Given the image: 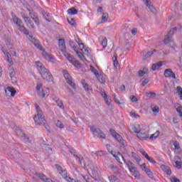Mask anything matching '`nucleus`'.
Listing matches in <instances>:
<instances>
[{"label":"nucleus","instance_id":"nucleus-1","mask_svg":"<svg viewBox=\"0 0 182 182\" xmlns=\"http://www.w3.org/2000/svg\"><path fill=\"white\" fill-rule=\"evenodd\" d=\"M58 46L62 52V53L64 55V56L68 59V62L70 63H72L74 66L79 68L80 66V63L78 60H77L75 57L69 54L68 52H66V43H65V39H59L58 40Z\"/></svg>","mask_w":182,"mask_h":182},{"label":"nucleus","instance_id":"nucleus-2","mask_svg":"<svg viewBox=\"0 0 182 182\" xmlns=\"http://www.w3.org/2000/svg\"><path fill=\"white\" fill-rule=\"evenodd\" d=\"M36 66L44 80H47V82H52L53 80V76L41 61H36Z\"/></svg>","mask_w":182,"mask_h":182},{"label":"nucleus","instance_id":"nucleus-3","mask_svg":"<svg viewBox=\"0 0 182 182\" xmlns=\"http://www.w3.org/2000/svg\"><path fill=\"white\" fill-rule=\"evenodd\" d=\"M35 106L36 110V114L33 117L35 124H36V126L45 124V123H46V119H45V115H43V112H42V109H41L39 105H38V104H36Z\"/></svg>","mask_w":182,"mask_h":182},{"label":"nucleus","instance_id":"nucleus-4","mask_svg":"<svg viewBox=\"0 0 182 182\" xmlns=\"http://www.w3.org/2000/svg\"><path fill=\"white\" fill-rule=\"evenodd\" d=\"M172 37L170 36V34H167L165 36V38L164 40V43L168 46L169 48H171L172 49H175L176 48V43L174 41H171Z\"/></svg>","mask_w":182,"mask_h":182},{"label":"nucleus","instance_id":"nucleus-5","mask_svg":"<svg viewBox=\"0 0 182 182\" xmlns=\"http://www.w3.org/2000/svg\"><path fill=\"white\" fill-rule=\"evenodd\" d=\"M11 16L15 25L17 26V28H18V30L23 27V22H22V20L16 16V14L12 12Z\"/></svg>","mask_w":182,"mask_h":182},{"label":"nucleus","instance_id":"nucleus-6","mask_svg":"<svg viewBox=\"0 0 182 182\" xmlns=\"http://www.w3.org/2000/svg\"><path fill=\"white\" fill-rule=\"evenodd\" d=\"M64 77L68 85L73 87V89H76V85L75 83H73V81H72V77H70V75H69V73H68L66 70L64 71Z\"/></svg>","mask_w":182,"mask_h":182},{"label":"nucleus","instance_id":"nucleus-7","mask_svg":"<svg viewBox=\"0 0 182 182\" xmlns=\"http://www.w3.org/2000/svg\"><path fill=\"white\" fill-rule=\"evenodd\" d=\"M90 129L92 132H94V134H95L97 137H100L101 139H106V134H105V133H103V132L99 129H97L94 126L90 127Z\"/></svg>","mask_w":182,"mask_h":182},{"label":"nucleus","instance_id":"nucleus-8","mask_svg":"<svg viewBox=\"0 0 182 182\" xmlns=\"http://www.w3.org/2000/svg\"><path fill=\"white\" fill-rule=\"evenodd\" d=\"M80 48H81V50L82 52V53L84 55H85V56H87V58H91V52L92 50H90V48H87V47H85V44L83 43H78Z\"/></svg>","mask_w":182,"mask_h":182},{"label":"nucleus","instance_id":"nucleus-9","mask_svg":"<svg viewBox=\"0 0 182 182\" xmlns=\"http://www.w3.org/2000/svg\"><path fill=\"white\" fill-rule=\"evenodd\" d=\"M111 154L113 156V157H114L115 160H117V161H118L119 163H122L120 159L124 161V157H123V155H122V154L118 151H112Z\"/></svg>","mask_w":182,"mask_h":182},{"label":"nucleus","instance_id":"nucleus-10","mask_svg":"<svg viewBox=\"0 0 182 182\" xmlns=\"http://www.w3.org/2000/svg\"><path fill=\"white\" fill-rule=\"evenodd\" d=\"M5 93L6 96H9V94H11V97H14L16 95V90L13 87H7L5 89Z\"/></svg>","mask_w":182,"mask_h":182},{"label":"nucleus","instance_id":"nucleus-11","mask_svg":"<svg viewBox=\"0 0 182 182\" xmlns=\"http://www.w3.org/2000/svg\"><path fill=\"white\" fill-rule=\"evenodd\" d=\"M42 83H38L36 86V90L38 96H41V97H45L46 96V93L45 92V90H42Z\"/></svg>","mask_w":182,"mask_h":182},{"label":"nucleus","instance_id":"nucleus-12","mask_svg":"<svg viewBox=\"0 0 182 182\" xmlns=\"http://www.w3.org/2000/svg\"><path fill=\"white\" fill-rule=\"evenodd\" d=\"M31 42L39 50H43V47L41 45V42L37 38L31 37Z\"/></svg>","mask_w":182,"mask_h":182},{"label":"nucleus","instance_id":"nucleus-13","mask_svg":"<svg viewBox=\"0 0 182 182\" xmlns=\"http://www.w3.org/2000/svg\"><path fill=\"white\" fill-rule=\"evenodd\" d=\"M136 137L139 139V140H147L149 139V132H144L143 131H140L137 134Z\"/></svg>","mask_w":182,"mask_h":182},{"label":"nucleus","instance_id":"nucleus-14","mask_svg":"<svg viewBox=\"0 0 182 182\" xmlns=\"http://www.w3.org/2000/svg\"><path fill=\"white\" fill-rule=\"evenodd\" d=\"M164 76L165 77H172V79L176 80L177 77H176V73L171 70V69H166L164 72Z\"/></svg>","mask_w":182,"mask_h":182},{"label":"nucleus","instance_id":"nucleus-15","mask_svg":"<svg viewBox=\"0 0 182 182\" xmlns=\"http://www.w3.org/2000/svg\"><path fill=\"white\" fill-rule=\"evenodd\" d=\"M114 139H117V141H119V143H121V144H122V146H124V147H126V146H127V142H126V141L123 140V137L122 136V135L117 134L115 136H114Z\"/></svg>","mask_w":182,"mask_h":182},{"label":"nucleus","instance_id":"nucleus-16","mask_svg":"<svg viewBox=\"0 0 182 182\" xmlns=\"http://www.w3.org/2000/svg\"><path fill=\"white\" fill-rule=\"evenodd\" d=\"M173 160L175 161L176 168H181V166H182L181 158L178 156H176L174 157Z\"/></svg>","mask_w":182,"mask_h":182},{"label":"nucleus","instance_id":"nucleus-17","mask_svg":"<svg viewBox=\"0 0 182 182\" xmlns=\"http://www.w3.org/2000/svg\"><path fill=\"white\" fill-rule=\"evenodd\" d=\"M163 66V63L161 61H159L158 63H154L151 69L153 70V72H156V70H158V69H160Z\"/></svg>","mask_w":182,"mask_h":182},{"label":"nucleus","instance_id":"nucleus-18","mask_svg":"<svg viewBox=\"0 0 182 182\" xmlns=\"http://www.w3.org/2000/svg\"><path fill=\"white\" fill-rule=\"evenodd\" d=\"M9 76L11 77V80L12 82V83H16V77H15V70H9Z\"/></svg>","mask_w":182,"mask_h":182},{"label":"nucleus","instance_id":"nucleus-19","mask_svg":"<svg viewBox=\"0 0 182 182\" xmlns=\"http://www.w3.org/2000/svg\"><path fill=\"white\" fill-rule=\"evenodd\" d=\"M161 168L164 171V173H166V174H167V176H171V169L170 168V166L161 165Z\"/></svg>","mask_w":182,"mask_h":182},{"label":"nucleus","instance_id":"nucleus-20","mask_svg":"<svg viewBox=\"0 0 182 182\" xmlns=\"http://www.w3.org/2000/svg\"><path fill=\"white\" fill-rule=\"evenodd\" d=\"M81 85L83 86L85 92H90V90H92V87H90L89 84H87V82H86L85 80H84V79L81 80Z\"/></svg>","mask_w":182,"mask_h":182},{"label":"nucleus","instance_id":"nucleus-21","mask_svg":"<svg viewBox=\"0 0 182 182\" xmlns=\"http://www.w3.org/2000/svg\"><path fill=\"white\" fill-rule=\"evenodd\" d=\"M37 176L39 177V178H41V180H43V181L52 182V179L47 178V176L44 174L37 173Z\"/></svg>","mask_w":182,"mask_h":182},{"label":"nucleus","instance_id":"nucleus-22","mask_svg":"<svg viewBox=\"0 0 182 182\" xmlns=\"http://www.w3.org/2000/svg\"><path fill=\"white\" fill-rule=\"evenodd\" d=\"M127 166H128L129 171H133L134 170H136V166H134V164H133L130 161H128L127 162Z\"/></svg>","mask_w":182,"mask_h":182},{"label":"nucleus","instance_id":"nucleus-23","mask_svg":"<svg viewBox=\"0 0 182 182\" xmlns=\"http://www.w3.org/2000/svg\"><path fill=\"white\" fill-rule=\"evenodd\" d=\"M130 172L132 173L135 178H136L137 180L140 179V173H139L137 168H135L133 171H131Z\"/></svg>","mask_w":182,"mask_h":182},{"label":"nucleus","instance_id":"nucleus-24","mask_svg":"<svg viewBox=\"0 0 182 182\" xmlns=\"http://www.w3.org/2000/svg\"><path fill=\"white\" fill-rule=\"evenodd\" d=\"M132 156L136 161L137 164H140V161H141V159L140 158V156H139V155H137L136 153L132 151Z\"/></svg>","mask_w":182,"mask_h":182},{"label":"nucleus","instance_id":"nucleus-25","mask_svg":"<svg viewBox=\"0 0 182 182\" xmlns=\"http://www.w3.org/2000/svg\"><path fill=\"white\" fill-rule=\"evenodd\" d=\"M42 55L43 56L44 59H46V60H50L52 59V55L48 54V53L46 51H45V50L43 49V50H41Z\"/></svg>","mask_w":182,"mask_h":182},{"label":"nucleus","instance_id":"nucleus-26","mask_svg":"<svg viewBox=\"0 0 182 182\" xmlns=\"http://www.w3.org/2000/svg\"><path fill=\"white\" fill-rule=\"evenodd\" d=\"M96 77L97 80H99L100 82L104 84L106 82V80L105 79V77L102 74H97Z\"/></svg>","mask_w":182,"mask_h":182},{"label":"nucleus","instance_id":"nucleus-27","mask_svg":"<svg viewBox=\"0 0 182 182\" xmlns=\"http://www.w3.org/2000/svg\"><path fill=\"white\" fill-rule=\"evenodd\" d=\"M109 167L115 174L119 173V167H117V166H114L113 164H111Z\"/></svg>","mask_w":182,"mask_h":182},{"label":"nucleus","instance_id":"nucleus-28","mask_svg":"<svg viewBox=\"0 0 182 182\" xmlns=\"http://www.w3.org/2000/svg\"><path fill=\"white\" fill-rule=\"evenodd\" d=\"M132 132L134 133H136V134H139V132H141V128H140V125L136 124L132 127Z\"/></svg>","mask_w":182,"mask_h":182},{"label":"nucleus","instance_id":"nucleus-29","mask_svg":"<svg viewBox=\"0 0 182 182\" xmlns=\"http://www.w3.org/2000/svg\"><path fill=\"white\" fill-rule=\"evenodd\" d=\"M104 100L106 105H107L109 109H113V105H112V101L110 100V99H109V97H106L105 98H104Z\"/></svg>","mask_w":182,"mask_h":182},{"label":"nucleus","instance_id":"nucleus-30","mask_svg":"<svg viewBox=\"0 0 182 182\" xmlns=\"http://www.w3.org/2000/svg\"><path fill=\"white\" fill-rule=\"evenodd\" d=\"M159 136H160V131H156L154 134H151L149 139H150V140H156Z\"/></svg>","mask_w":182,"mask_h":182},{"label":"nucleus","instance_id":"nucleus-31","mask_svg":"<svg viewBox=\"0 0 182 182\" xmlns=\"http://www.w3.org/2000/svg\"><path fill=\"white\" fill-rule=\"evenodd\" d=\"M75 53L82 62H85L86 60V58H85V55H83V53H82V52L75 50Z\"/></svg>","mask_w":182,"mask_h":182},{"label":"nucleus","instance_id":"nucleus-32","mask_svg":"<svg viewBox=\"0 0 182 182\" xmlns=\"http://www.w3.org/2000/svg\"><path fill=\"white\" fill-rule=\"evenodd\" d=\"M68 14L70 15H77V10L75 8H70L68 10Z\"/></svg>","mask_w":182,"mask_h":182},{"label":"nucleus","instance_id":"nucleus-33","mask_svg":"<svg viewBox=\"0 0 182 182\" xmlns=\"http://www.w3.org/2000/svg\"><path fill=\"white\" fill-rule=\"evenodd\" d=\"M109 18V14L107 13H104L102 16L101 23H105V22L107 21Z\"/></svg>","mask_w":182,"mask_h":182},{"label":"nucleus","instance_id":"nucleus-34","mask_svg":"<svg viewBox=\"0 0 182 182\" xmlns=\"http://www.w3.org/2000/svg\"><path fill=\"white\" fill-rule=\"evenodd\" d=\"M109 182H120V180L117 177L112 175L108 177Z\"/></svg>","mask_w":182,"mask_h":182},{"label":"nucleus","instance_id":"nucleus-35","mask_svg":"<svg viewBox=\"0 0 182 182\" xmlns=\"http://www.w3.org/2000/svg\"><path fill=\"white\" fill-rule=\"evenodd\" d=\"M112 60L114 61V66L117 68L119 66V61L117 60V55H114L112 57Z\"/></svg>","mask_w":182,"mask_h":182},{"label":"nucleus","instance_id":"nucleus-36","mask_svg":"<svg viewBox=\"0 0 182 182\" xmlns=\"http://www.w3.org/2000/svg\"><path fill=\"white\" fill-rule=\"evenodd\" d=\"M156 92H146V97H149V99H153L156 97Z\"/></svg>","mask_w":182,"mask_h":182},{"label":"nucleus","instance_id":"nucleus-37","mask_svg":"<svg viewBox=\"0 0 182 182\" xmlns=\"http://www.w3.org/2000/svg\"><path fill=\"white\" fill-rule=\"evenodd\" d=\"M149 73V70L145 68V70H139V76L140 77L144 76V75H147Z\"/></svg>","mask_w":182,"mask_h":182},{"label":"nucleus","instance_id":"nucleus-38","mask_svg":"<svg viewBox=\"0 0 182 182\" xmlns=\"http://www.w3.org/2000/svg\"><path fill=\"white\" fill-rule=\"evenodd\" d=\"M151 55H153V51H149L147 53H146L144 55V56L143 57V60H147V59H149V58H150L151 56Z\"/></svg>","mask_w":182,"mask_h":182},{"label":"nucleus","instance_id":"nucleus-39","mask_svg":"<svg viewBox=\"0 0 182 182\" xmlns=\"http://www.w3.org/2000/svg\"><path fill=\"white\" fill-rule=\"evenodd\" d=\"M20 32H23L24 35H29V31L25 28V26L19 28Z\"/></svg>","mask_w":182,"mask_h":182},{"label":"nucleus","instance_id":"nucleus-40","mask_svg":"<svg viewBox=\"0 0 182 182\" xmlns=\"http://www.w3.org/2000/svg\"><path fill=\"white\" fill-rule=\"evenodd\" d=\"M145 173H146V174L151 178H153V177H154V176L153 175V172H151V171L150 170V168H146V169H145Z\"/></svg>","mask_w":182,"mask_h":182},{"label":"nucleus","instance_id":"nucleus-41","mask_svg":"<svg viewBox=\"0 0 182 182\" xmlns=\"http://www.w3.org/2000/svg\"><path fill=\"white\" fill-rule=\"evenodd\" d=\"M55 126L57 127H59V129H64V127H65V125H63V123H62L59 120H57V122H55Z\"/></svg>","mask_w":182,"mask_h":182},{"label":"nucleus","instance_id":"nucleus-42","mask_svg":"<svg viewBox=\"0 0 182 182\" xmlns=\"http://www.w3.org/2000/svg\"><path fill=\"white\" fill-rule=\"evenodd\" d=\"M102 48H106L107 46V38L102 37V41L101 43Z\"/></svg>","mask_w":182,"mask_h":182},{"label":"nucleus","instance_id":"nucleus-43","mask_svg":"<svg viewBox=\"0 0 182 182\" xmlns=\"http://www.w3.org/2000/svg\"><path fill=\"white\" fill-rule=\"evenodd\" d=\"M57 106H58V107H60V109H65V105H63V102H62V101L60 100H59L58 101V102H55Z\"/></svg>","mask_w":182,"mask_h":182},{"label":"nucleus","instance_id":"nucleus-44","mask_svg":"<svg viewBox=\"0 0 182 182\" xmlns=\"http://www.w3.org/2000/svg\"><path fill=\"white\" fill-rule=\"evenodd\" d=\"M97 156H106L107 154V152L106 151H98L96 152Z\"/></svg>","mask_w":182,"mask_h":182},{"label":"nucleus","instance_id":"nucleus-45","mask_svg":"<svg viewBox=\"0 0 182 182\" xmlns=\"http://www.w3.org/2000/svg\"><path fill=\"white\" fill-rule=\"evenodd\" d=\"M146 6L149 9V11H151V12H155L156 11V9L154 8V6H153V5L149 4V3H147Z\"/></svg>","mask_w":182,"mask_h":182},{"label":"nucleus","instance_id":"nucleus-46","mask_svg":"<svg viewBox=\"0 0 182 182\" xmlns=\"http://www.w3.org/2000/svg\"><path fill=\"white\" fill-rule=\"evenodd\" d=\"M27 25H29L28 28H31L32 29H35V25L33 24V22H32V20L29 19L27 21Z\"/></svg>","mask_w":182,"mask_h":182},{"label":"nucleus","instance_id":"nucleus-47","mask_svg":"<svg viewBox=\"0 0 182 182\" xmlns=\"http://www.w3.org/2000/svg\"><path fill=\"white\" fill-rule=\"evenodd\" d=\"M68 22L71 25V26H76V23L75 22V18H68Z\"/></svg>","mask_w":182,"mask_h":182},{"label":"nucleus","instance_id":"nucleus-48","mask_svg":"<svg viewBox=\"0 0 182 182\" xmlns=\"http://www.w3.org/2000/svg\"><path fill=\"white\" fill-rule=\"evenodd\" d=\"M176 31H177V28H171V29L169 31L168 35H169L170 36H173V35H174V32H176Z\"/></svg>","mask_w":182,"mask_h":182},{"label":"nucleus","instance_id":"nucleus-49","mask_svg":"<svg viewBox=\"0 0 182 182\" xmlns=\"http://www.w3.org/2000/svg\"><path fill=\"white\" fill-rule=\"evenodd\" d=\"M5 55L7 58V62H9V63H12V58H11V54H9V53H6Z\"/></svg>","mask_w":182,"mask_h":182},{"label":"nucleus","instance_id":"nucleus-50","mask_svg":"<svg viewBox=\"0 0 182 182\" xmlns=\"http://www.w3.org/2000/svg\"><path fill=\"white\" fill-rule=\"evenodd\" d=\"M176 112L178 113L179 117H182V107H178L176 108Z\"/></svg>","mask_w":182,"mask_h":182},{"label":"nucleus","instance_id":"nucleus-51","mask_svg":"<svg viewBox=\"0 0 182 182\" xmlns=\"http://www.w3.org/2000/svg\"><path fill=\"white\" fill-rule=\"evenodd\" d=\"M152 112L154 113H159V112H160V108L158 106H155L152 107Z\"/></svg>","mask_w":182,"mask_h":182},{"label":"nucleus","instance_id":"nucleus-52","mask_svg":"<svg viewBox=\"0 0 182 182\" xmlns=\"http://www.w3.org/2000/svg\"><path fill=\"white\" fill-rule=\"evenodd\" d=\"M173 146L175 147V150H180V144H178V141H176L173 143Z\"/></svg>","mask_w":182,"mask_h":182},{"label":"nucleus","instance_id":"nucleus-53","mask_svg":"<svg viewBox=\"0 0 182 182\" xmlns=\"http://www.w3.org/2000/svg\"><path fill=\"white\" fill-rule=\"evenodd\" d=\"M109 132L112 136V137H115L117 134H118V133L116 132V130L113 129H110Z\"/></svg>","mask_w":182,"mask_h":182},{"label":"nucleus","instance_id":"nucleus-54","mask_svg":"<svg viewBox=\"0 0 182 182\" xmlns=\"http://www.w3.org/2000/svg\"><path fill=\"white\" fill-rule=\"evenodd\" d=\"M130 115L132 117H134L135 119H138V117H140V116L138 114H136V112H131Z\"/></svg>","mask_w":182,"mask_h":182},{"label":"nucleus","instance_id":"nucleus-55","mask_svg":"<svg viewBox=\"0 0 182 182\" xmlns=\"http://www.w3.org/2000/svg\"><path fill=\"white\" fill-rule=\"evenodd\" d=\"M69 151L71 153V154H73V156L77 157V156H76V151L73 148H70Z\"/></svg>","mask_w":182,"mask_h":182},{"label":"nucleus","instance_id":"nucleus-56","mask_svg":"<svg viewBox=\"0 0 182 182\" xmlns=\"http://www.w3.org/2000/svg\"><path fill=\"white\" fill-rule=\"evenodd\" d=\"M91 72L92 73H94V75L95 76H97V75H98L99 73H97V70H96V68H93L92 66H91Z\"/></svg>","mask_w":182,"mask_h":182},{"label":"nucleus","instance_id":"nucleus-57","mask_svg":"<svg viewBox=\"0 0 182 182\" xmlns=\"http://www.w3.org/2000/svg\"><path fill=\"white\" fill-rule=\"evenodd\" d=\"M42 126H44L45 129L48 130V132H50V127H49V125L46 124V122H44V124H41Z\"/></svg>","mask_w":182,"mask_h":182},{"label":"nucleus","instance_id":"nucleus-58","mask_svg":"<svg viewBox=\"0 0 182 182\" xmlns=\"http://www.w3.org/2000/svg\"><path fill=\"white\" fill-rule=\"evenodd\" d=\"M129 99L132 100V102H136L138 101L137 97H136V96L133 95V96H130Z\"/></svg>","mask_w":182,"mask_h":182},{"label":"nucleus","instance_id":"nucleus-59","mask_svg":"<svg viewBox=\"0 0 182 182\" xmlns=\"http://www.w3.org/2000/svg\"><path fill=\"white\" fill-rule=\"evenodd\" d=\"M146 160H149L150 163H152L153 164H156V161H154V159L150 156L146 157Z\"/></svg>","mask_w":182,"mask_h":182},{"label":"nucleus","instance_id":"nucleus-60","mask_svg":"<svg viewBox=\"0 0 182 182\" xmlns=\"http://www.w3.org/2000/svg\"><path fill=\"white\" fill-rule=\"evenodd\" d=\"M132 35H133V36H136V33H137V28H134L131 31Z\"/></svg>","mask_w":182,"mask_h":182},{"label":"nucleus","instance_id":"nucleus-61","mask_svg":"<svg viewBox=\"0 0 182 182\" xmlns=\"http://www.w3.org/2000/svg\"><path fill=\"white\" fill-rule=\"evenodd\" d=\"M33 21H34L36 25H38V26H39V18L36 16L33 19Z\"/></svg>","mask_w":182,"mask_h":182},{"label":"nucleus","instance_id":"nucleus-62","mask_svg":"<svg viewBox=\"0 0 182 182\" xmlns=\"http://www.w3.org/2000/svg\"><path fill=\"white\" fill-rule=\"evenodd\" d=\"M140 153L142 154V156H144L145 157V159H146V157L149 156V154H147V153H146V151H143V149L140 150Z\"/></svg>","mask_w":182,"mask_h":182},{"label":"nucleus","instance_id":"nucleus-63","mask_svg":"<svg viewBox=\"0 0 182 182\" xmlns=\"http://www.w3.org/2000/svg\"><path fill=\"white\" fill-rule=\"evenodd\" d=\"M170 180L171 182H180V179L175 177L171 178Z\"/></svg>","mask_w":182,"mask_h":182},{"label":"nucleus","instance_id":"nucleus-64","mask_svg":"<svg viewBox=\"0 0 182 182\" xmlns=\"http://www.w3.org/2000/svg\"><path fill=\"white\" fill-rule=\"evenodd\" d=\"M147 83H149V79H145L144 81H142L141 85L144 87L146 85H147Z\"/></svg>","mask_w":182,"mask_h":182}]
</instances>
